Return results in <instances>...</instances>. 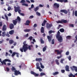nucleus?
<instances>
[{
    "mask_svg": "<svg viewBox=\"0 0 77 77\" xmlns=\"http://www.w3.org/2000/svg\"><path fill=\"white\" fill-rule=\"evenodd\" d=\"M26 42L24 41L23 43V46L22 48H20V51L21 52H26L27 50H28V45L27 44H26Z\"/></svg>",
    "mask_w": 77,
    "mask_h": 77,
    "instance_id": "f257e3e1",
    "label": "nucleus"
},
{
    "mask_svg": "<svg viewBox=\"0 0 77 77\" xmlns=\"http://www.w3.org/2000/svg\"><path fill=\"white\" fill-rule=\"evenodd\" d=\"M60 32L59 31H58L56 37L57 39V40H58L60 42H63V38L60 35Z\"/></svg>",
    "mask_w": 77,
    "mask_h": 77,
    "instance_id": "f03ea898",
    "label": "nucleus"
},
{
    "mask_svg": "<svg viewBox=\"0 0 77 77\" xmlns=\"http://www.w3.org/2000/svg\"><path fill=\"white\" fill-rule=\"evenodd\" d=\"M0 62L1 63L2 65H3V64H4V65H6V62H11V61L10 60H8V59H5V60H3L2 62L1 59H0Z\"/></svg>",
    "mask_w": 77,
    "mask_h": 77,
    "instance_id": "7ed1b4c3",
    "label": "nucleus"
},
{
    "mask_svg": "<svg viewBox=\"0 0 77 77\" xmlns=\"http://www.w3.org/2000/svg\"><path fill=\"white\" fill-rule=\"evenodd\" d=\"M14 8L15 12H17L18 11L19 13L20 14L21 11V10H20V7L19 6L17 7L15 6L14 7Z\"/></svg>",
    "mask_w": 77,
    "mask_h": 77,
    "instance_id": "20e7f679",
    "label": "nucleus"
},
{
    "mask_svg": "<svg viewBox=\"0 0 77 77\" xmlns=\"http://www.w3.org/2000/svg\"><path fill=\"white\" fill-rule=\"evenodd\" d=\"M57 23H67L68 21L66 20H64V19H61V20H58V21H56Z\"/></svg>",
    "mask_w": 77,
    "mask_h": 77,
    "instance_id": "39448f33",
    "label": "nucleus"
},
{
    "mask_svg": "<svg viewBox=\"0 0 77 77\" xmlns=\"http://www.w3.org/2000/svg\"><path fill=\"white\" fill-rule=\"evenodd\" d=\"M14 74L15 75H21V73L19 70L17 71V70H16H16L14 71Z\"/></svg>",
    "mask_w": 77,
    "mask_h": 77,
    "instance_id": "423d86ee",
    "label": "nucleus"
},
{
    "mask_svg": "<svg viewBox=\"0 0 77 77\" xmlns=\"http://www.w3.org/2000/svg\"><path fill=\"white\" fill-rule=\"evenodd\" d=\"M20 3H23L22 4V5H24L26 7L28 6V4L25 3V2H26L25 0H21V1H20Z\"/></svg>",
    "mask_w": 77,
    "mask_h": 77,
    "instance_id": "0eeeda50",
    "label": "nucleus"
},
{
    "mask_svg": "<svg viewBox=\"0 0 77 77\" xmlns=\"http://www.w3.org/2000/svg\"><path fill=\"white\" fill-rule=\"evenodd\" d=\"M70 68L72 71H73L75 70V72H77V67L76 66H73L72 67H70Z\"/></svg>",
    "mask_w": 77,
    "mask_h": 77,
    "instance_id": "6e6552de",
    "label": "nucleus"
},
{
    "mask_svg": "<svg viewBox=\"0 0 77 77\" xmlns=\"http://www.w3.org/2000/svg\"><path fill=\"white\" fill-rule=\"evenodd\" d=\"M52 26V24H49L48 23H47L46 24V27L47 28H50Z\"/></svg>",
    "mask_w": 77,
    "mask_h": 77,
    "instance_id": "1a4fd4ad",
    "label": "nucleus"
},
{
    "mask_svg": "<svg viewBox=\"0 0 77 77\" xmlns=\"http://www.w3.org/2000/svg\"><path fill=\"white\" fill-rule=\"evenodd\" d=\"M31 74H33L35 76V77H38L39 75L38 74H36L33 71H31Z\"/></svg>",
    "mask_w": 77,
    "mask_h": 77,
    "instance_id": "9d476101",
    "label": "nucleus"
},
{
    "mask_svg": "<svg viewBox=\"0 0 77 77\" xmlns=\"http://www.w3.org/2000/svg\"><path fill=\"white\" fill-rule=\"evenodd\" d=\"M9 28L11 29H12L13 28H14V25L13 23H10L9 25Z\"/></svg>",
    "mask_w": 77,
    "mask_h": 77,
    "instance_id": "9b49d317",
    "label": "nucleus"
},
{
    "mask_svg": "<svg viewBox=\"0 0 77 77\" xmlns=\"http://www.w3.org/2000/svg\"><path fill=\"white\" fill-rule=\"evenodd\" d=\"M60 12H62V13H64L65 14H67L68 13V11L66 10H60Z\"/></svg>",
    "mask_w": 77,
    "mask_h": 77,
    "instance_id": "f8f14e48",
    "label": "nucleus"
},
{
    "mask_svg": "<svg viewBox=\"0 0 77 77\" xmlns=\"http://www.w3.org/2000/svg\"><path fill=\"white\" fill-rule=\"evenodd\" d=\"M57 1L60 2H67L68 0H57Z\"/></svg>",
    "mask_w": 77,
    "mask_h": 77,
    "instance_id": "ddd939ff",
    "label": "nucleus"
},
{
    "mask_svg": "<svg viewBox=\"0 0 77 77\" xmlns=\"http://www.w3.org/2000/svg\"><path fill=\"white\" fill-rule=\"evenodd\" d=\"M55 53H57V54H61V51H59V50L56 49L55 51Z\"/></svg>",
    "mask_w": 77,
    "mask_h": 77,
    "instance_id": "4468645a",
    "label": "nucleus"
},
{
    "mask_svg": "<svg viewBox=\"0 0 77 77\" xmlns=\"http://www.w3.org/2000/svg\"><path fill=\"white\" fill-rule=\"evenodd\" d=\"M7 28L6 25H4L2 27V31H6Z\"/></svg>",
    "mask_w": 77,
    "mask_h": 77,
    "instance_id": "2eb2a0df",
    "label": "nucleus"
},
{
    "mask_svg": "<svg viewBox=\"0 0 77 77\" xmlns=\"http://www.w3.org/2000/svg\"><path fill=\"white\" fill-rule=\"evenodd\" d=\"M30 23V21L29 20H27L26 21V23H24L26 25H29V24Z\"/></svg>",
    "mask_w": 77,
    "mask_h": 77,
    "instance_id": "dca6fc26",
    "label": "nucleus"
},
{
    "mask_svg": "<svg viewBox=\"0 0 77 77\" xmlns=\"http://www.w3.org/2000/svg\"><path fill=\"white\" fill-rule=\"evenodd\" d=\"M13 23L14 25H16L17 22V19H16L15 20H13Z\"/></svg>",
    "mask_w": 77,
    "mask_h": 77,
    "instance_id": "f3484780",
    "label": "nucleus"
},
{
    "mask_svg": "<svg viewBox=\"0 0 77 77\" xmlns=\"http://www.w3.org/2000/svg\"><path fill=\"white\" fill-rule=\"evenodd\" d=\"M65 69L66 71H70L69 66H68V65L66 66L65 67Z\"/></svg>",
    "mask_w": 77,
    "mask_h": 77,
    "instance_id": "a211bd4d",
    "label": "nucleus"
},
{
    "mask_svg": "<svg viewBox=\"0 0 77 77\" xmlns=\"http://www.w3.org/2000/svg\"><path fill=\"white\" fill-rule=\"evenodd\" d=\"M14 42V41L12 39H11L9 40V43L10 44H12Z\"/></svg>",
    "mask_w": 77,
    "mask_h": 77,
    "instance_id": "6ab92c4d",
    "label": "nucleus"
},
{
    "mask_svg": "<svg viewBox=\"0 0 77 77\" xmlns=\"http://www.w3.org/2000/svg\"><path fill=\"white\" fill-rule=\"evenodd\" d=\"M54 5L55 7H57V8H59V4H57V3H55V4H54Z\"/></svg>",
    "mask_w": 77,
    "mask_h": 77,
    "instance_id": "aec40b11",
    "label": "nucleus"
},
{
    "mask_svg": "<svg viewBox=\"0 0 77 77\" xmlns=\"http://www.w3.org/2000/svg\"><path fill=\"white\" fill-rule=\"evenodd\" d=\"M46 22H47V20H44L42 24V26H44V25H45V23Z\"/></svg>",
    "mask_w": 77,
    "mask_h": 77,
    "instance_id": "412c9836",
    "label": "nucleus"
},
{
    "mask_svg": "<svg viewBox=\"0 0 77 77\" xmlns=\"http://www.w3.org/2000/svg\"><path fill=\"white\" fill-rule=\"evenodd\" d=\"M14 32V30H11L9 31V34L11 35L13 34Z\"/></svg>",
    "mask_w": 77,
    "mask_h": 77,
    "instance_id": "4be33fe9",
    "label": "nucleus"
},
{
    "mask_svg": "<svg viewBox=\"0 0 77 77\" xmlns=\"http://www.w3.org/2000/svg\"><path fill=\"white\" fill-rule=\"evenodd\" d=\"M41 32L42 33H44V28L43 26H42L41 30Z\"/></svg>",
    "mask_w": 77,
    "mask_h": 77,
    "instance_id": "5701e85b",
    "label": "nucleus"
},
{
    "mask_svg": "<svg viewBox=\"0 0 77 77\" xmlns=\"http://www.w3.org/2000/svg\"><path fill=\"white\" fill-rule=\"evenodd\" d=\"M47 37L49 42H51V41L52 40V39L51 37L49 36V35H48Z\"/></svg>",
    "mask_w": 77,
    "mask_h": 77,
    "instance_id": "b1692460",
    "label": "nucleus"
},
{
    "mask_svg": "<svg viewBox=\"0 0 77 77\" xmlns=\"http://www.w3.org/2000/svg\"><path fill=\"white\" fill-rule=\"evenodd\" d=\"M2 35L3 36V37H5V35H6V33L5 31H3L2 32Z\"/></svg>",
    "mask_w": 77,
    "mask_h": 77,
    "instance_id": "393cba45",
    "label": "nucleus"
},
{
    "mask_svg": "<svg viewBox=\"0 0 77 77\" xmlns=\"http://www.w3.org/2000/svg\"><path fill=\"white\" fill-rule=\"evenodd\" d=\"M47 48V46H45V47H44L43 48V52H45V51H46V50Z\"/></svg>",
    "mask_w": 77,
    "mask_h": 77,
    "instance_id": "a878e982",
    "label": "nucleus"
},
{
    "mask_svg": "<svg viewBox=\"0 0 77 77\" xmlns=\"http://www.w3.org/2000/svg\"><path fill=\"white\" fill-rule=\"evenodd\" d=\"M69 77H75V75H73V74H72V73H70V74H69Z\"/></svg>",
    "mask_w": 77,
    "mask_h": 77,
    "instance_id": "bb28decb",
    "label": "nucleus"
},
{
    "mask_svg": "<svg viewBox=\"0 0 77 77\" xmlns=\"http://www.w3.org/2000/svg\"><path fill=\"white\" fill-rule=\"evenodd\" d=\"M11 70L12 71L15 72V71L16 70V69L14 66H12L11 68Z\"/></svg>",
    "mask_w": 77,
    "mask_h": 77,
    "instance_id": "cd10ccee",
    "label": "nucleus"
},
{
    "mask_svg": "<svg viewBox=\"0 0 77 77\" xmlns=\"http://www.w3.org/2000/svg\"><path fill=\"white\" fill-rule=\"evenodd\" d=\"M30 29H24V31L25 32H29V31H30Z\"/></svg>",
    "mask_w": 77,
    "mask_h": 77,
    "instance_id": "c85d7f7f",
    "label": "nucleus"
},
{
    "mask_svg": "<svg viewBox=\"0 0 77 77\" xmlns=\"http://www.w3.org/2000/svg\"><path fill=\"white\" fill-rule=\"evenodd\" d=\"M65 30L63 28H60V32H64Z\"/></svg>",
    "mask_w": 77,
    "mask_h": 77,
    "instance_id": "c756f323",
    "label": "nucleus"
},
{
    "mask_svg": "<svg viewBox=\"0 0 77 77\" xmlns=\"http://www.w3.org/2000/svg\"><path fill=\"white\" fill-rule=\"evenodd\" d=\"M39 7H36V8H34V10L35 11H37V10H39Z\"/></svg>",
    "mask_w": 77,
    "mask_h": 77,
    "instance_id": "7c9ffc66",
    "label": "nucleus"
},
{
    "mask_svg": "<svg viewBox=\"0 0 77 77\" xmlns=\"http://www.w3.org/2000/svg\"><path fill=\"white\" fill-rule=\"evenodd\" d=\"M59 73V72H53V74L54 75H57Z\"/></svg>",
    "mask_w": 77,
    "mask_h": 77,
    "instance_id": "2f4dec72",
    "label": "nucleus"
},
{
    "mask_svg": "<svg viewBox=\"0 0 77 77\" xmlns=\"http://www.w3.org/2000/svg\"><path fill=\"white\" fill-rule=\"evenodd\" d=\"M55 62L57 65H59V60H58V59H56V60H55Z\"/></svg>",
    "mask_w": 77,
    "mask_h": 77,
    "instance_id": "473e14b6",
    "label": "nucleus"
},
{
    "mask_svg": "<svg viewBox=\"0 0 77 77\" xmlns=\"http://www.w3.org/2000/svg\"><path fill=\"white\" fill-rule=\"evenodd\" d=\"M40 64L41 65V68H42V69H43L45 67L43 65H42V63L40 62Z\"/></svg>",
    "mask_w": 77,
    "mask_h": 77,
    "instance_id": "72a5a7b5",
    "label": "nucleus"
},
{
    "mask_svg": "<svg viewBox=\"0 0 77 77\" xmlns=\"http://www.w3.org/2000/svg\"><path fill=\"white\" fill-rule=\"evenodd\" d=\"M19 21V22H20L21 21V18L19 17V16H17V20Z\"/></svg>",
    "mask_w": 77,
    "mask_h": 77,
    "instance_id": "f704fd0d",
    "label": "nucleus"
},
{
    "mask_svg": "<svg viewBox=\"0 0 77 77\" xmlns=\"http://www.w3.org/2000/svg\"><path fill=\"white\" fill-rule=\"evenodd\" d=\"M15 54H16V52H13L12 54V57H14V56Z\"/></svg>",
    "mask_w": 77,
    "mask_h": 77,
    "instance_id": "c9c22d12",
    "label": "nucleus"
},
{
    "mask_svg": "<svg viewBox=\"0 0 77 77\" xmlns=\"http://www.w3.org/2000/svg\"><path fill=\"white\" fill-rule=\"evenodd\" d=\"M45 73H44V72H41L40 73V76H43V75H45Z\"/></svg>",
    "mask_w": 77,
    "mask_h": 77,
    "instance_id": "e433bc0d",
    "label": "nucleus"
},
{
    "mask_svg": "<svg viewBox=\"0 0 77 77\" xmlns=\"http://www.w3.org/2000/svg\"><path fill=\"white\" fill-rule=\"evenodd\" d=\"M40 41H41V44H44V42L42 38H40Z\"/></svg>",
    "mask_w": 77,
    "mask_h": 77,
    "instance_id": "4c0bfd02",
    "label": "nucleus"
},
{
    "mask_svg": "<svg viewBox=\"0 0 77 77\" xmlns=\"http://www.w3.org/2000/svg\"><path fill=\"white\" fill-rule=\"evenodd\" d=\"M66 38L67 39H70V38H71V35H68L66 37Z\"/></svg>",
    "mask_w": 77,
    "mask_h": 77,
    "instance_id": "58836bf2",
    "label": "nucleus"
},
{
    "mask_svg": "<svg viewBox=\"0 0 77 77\" xmlns=\"http://www.w3.org/2000/svg\"><path fill=\"white\" fill-rule=\"evenodd\" d=\"M36 14L37 15H38V16H41V14L40 13H39V12H38V11H37L36 12Z\"/></svg>",
    "mask_w": 77,
    "mask_h": 77,
    "instance_id": "ea45409f",
    "label": "nucleus"
},
{
    "mask_svg": "<svg viewBox=\"0 0 77 77\" xmlns=\"http://www.w3.org/2000/svg\"><path fill=\"white\" fill-rule=\"evenodd\" d=\"M16 54L17 55L16 56L17 57H19V55H20V54L19 53H18V52H16Z\"/></svg>",
    "mask_w": 77,
    "mask_h": 77,
    "instance_id": "a19ab883",
    "label": "nucleus"
},
{
    "mask_svg": "<svg viewBox=\"0 0 77 77\" xmlns=\"http://www.w3.org/2000/svg\"><path fill=\"white\" fill-rule=\"evenodd\" d=\"M28 49L29 50H31V45L30 46V45H29V46H28Z\"/></svg>",
    "mask_w": 77,
    "mask_h": 77,
    "instance_id": "79ce46f5",
    "label": "nucleus"
},
{
    "mask_svg": "<svg viewBox=\"0 0 77 77\" xmlns=\"http://www.w3.org/2000/svg\"><path fill=\"white\" fill-rule=\"evenodd\" d=\"M28 39H29V40H32V36H30V37H29L28 38Z\"/></svg>",
    "mask_w": 77,
    "mask_h": 77,
    "instance_id": "37998d69",
    "label": "nucleus"
},
{
    "mask_svg": "<svg viewBox=\"0 0 77 77\" xmlns=\"http://www.w3.org/2000/svg\"><path fill=\"white\" fill-rule=\"evenodd\" d=\"M64 59H62L61 60V61H60L61 63H63V61H64Z\"/></svg>",
    "mask_w": 77,
    "mask_h": 77,
    "instance_id": "c03bdc74",
    "label": "nucleus"
},
{
    "mask_svg": "<svg viewBox=\"0 0 77 77\" xmlns=\"http://www.w3.org/2000/svg\"><path fill=\"white\" fill-rule=\"evenodd\" d=\"M5 16L7 20H8V16L7 15H6L5 14Z\"/></svg>",
    "mask_w": 77,
    "mask_h": 77,
    "instance_id": "a18cd8bd",
    "label": "nucleus"
},
{
    "mask_svg": "<svg viewBox=\"0 0 77 77\" xmlns=\"http://www.w3.org/2000/svg\"><path fill=\"white\" fill-rule=\"evenodd\" d=\"M67 58H68V59L69 60H71V55H69V57H68Z\"/></svg>",
    "mask_w": 77,
    "mask_h": 77,
    "instance_id": "49530a36",
    "label": "nucleus"
},
{
    "mask_svg": "<svg viewBox=\"0 0 77 77\" xmlns=\"http://www.w3.org/2000/svg\"><path fill=\"white\" fill-rule=\"evenodd\" d=\"M6 36H7V37H10V35L9 34L8 32L6 34Z\"/></svg>",
    "mask_w": 77,
    "mask_h": 77,
    "instance_id": "de8ad7c7",
    "label": "nucleus"
},
{
    "mask_svg": "<svg viewBox=\"0 0 77 77\" xmlns=\"http://www.w3.org/2000/svg\"><path fill=\"white\" fill-rule=\"evenodd\" d=\"M62 57V55H60V56L59 57V56H58V57H57V59H59L60 58H61V57Z\"/></svg>",
    "mask_w": 77,
    "mask_h": 77,
    "instance_id": "09e8293b",
    "label": "nucleus"
},
{
    "mask_svg": "<svg viewBox=\"0 0 77 77\" xmlns=\"http://www.w3.org/2000/svg\"><path fill=\"white\" fill-rule=\"evenodd\" d=\"M11 9V7H8V11H9Z\"/></svg>",
    "mask_w": 77,
    "mask_h": 77,
    "instance_id": "8fccbe9b",
    "label": "nucleus"
},
{
    "mask_svg": "<svg viewBox=\"0 0 77 77\" xmlns=\"http://www.w3.org/2000/svg\"><path fill=\"white\" fill-rule=\"evenodd\" d=\"M28 36H29V34H28V33H27L25 35H24V37H28Z\"/></svg>",
    "mask_w": 77,
    "mask_h": 77,
    "instance_id": "3c124183",
    "label": "nucleus"
},
{
    "mask_svg": "<svg viewBox=\"0 0 77 77\" xmlns=\"http://www.w3.org/2000/svg\"><path fill=\"white\" fill-rule=\"evenodd\" d=\"M69 26H71L72 27H74V26L73 24H69Z\"/></svg>",
    "mask_w": 77,
    "mask_h": 77,
    "instance_id": "603ef678",
    "label": "nucleus"
},
{
    "mask_svg": "<svg viewBox=\"0 0 77 77\" xmlns=\"http://www.w3.org/2000/svg\"><path fill=\"white\" fill-rule=\"evenodd\" d=\"M48 32L49 34H51L52 32H53V31H52V30H50V31H49Z\"/></svg>",
    "mask_w": 77,
    "mask_h": 77,
    "instance_id": "864d4df0",
    "label": "nucleus"
},
{
    "mask_svg": "<svg viewBox=\"0 0 77 77\" xmlns=\"http://www.w3.org/2000/svg\"><path fill=\"white\" fill-rule=\"evenodd\" d=\"M66 55H67V56H68V55H69V51H67V52H66Z\"/></svg>",
    "mask_w": 77,
    "mask_h": 77,
    "instance_id": "5fc2aeb1",
    "label": "nucleus"
},
{
    "mask_svg": "<svg viewBox=\"0 0 77 77\" xmlns=\"http://www.w3.org/2000/svg\"><path fill=\"white\" fill-rule=\"evenodd\" d=\"M75 16H77V11H75Z\"/></svg>",
    "mask_w": 77,
    "mask_h": 77,
    "instance_id": "6e6d98bb",
    "label": "nucleus"
},
{
    "mask_svg": "<svg viewBox=\"0 0 77 77\" xmlns=\"http://www.w3.org/2000/svg\"><path fill=\"white\" fill-rule=\"evenodd\" d=\"M37 26V24L36 23H35L33 25V27L34 28H35V27H36Z\"/></svg>",
    "mask_w": 77,
    "mask_h": 77,
    "instance_id": "4d7b16f0",
    "label": "nucleus"
},
{
    "mask_svg": "<svg viewBox=\"0 0 77 77\" xmlns=\"http://www.w3.org/2000/svg\"><path fill=\"white\" fill-rule=\"evenodd\" d=\"M34 17L32 15V16H30L29 17V19H32V18H33Z\"/></svg>",
    "mask_w": 77,
    "mask_h": 77,
    "instance_id": "13d9d810",
    "label": "nucleus"
},
{
    "mask_svg": "<svg viewBox=\"0 0 77 77\" xmlns=\"http://www.w3.org/2000/svg\"><path fill=\"white\" fill-rule=\"evenodd\" d=\"M76 37H77V35H76L75 36V40H74V41L75 43V42H76L77 41V39L76 38Z\"/></svg>",
    "mask_w": 77,
    "mask_h": 77,
    "instance_id": "bf43d9fd",
    "label": "nucleus"
},
{
    "mask_svg": "<svg viewBox=\"0 0 77 77\" xmlns=\"http://www.w3.org/2000/svg\"><path fill=\"white\" fill-rule=\"evenodd\" d=\"M54 39H52V44H54Z\"/></svg>",
    "mask_w": 77,
    "mask_h": 77,
    "instance_id": "052dcab7",
    "label": "nucleus"
},
{
    "mask_svg": "<svg viewBox=\"0 0 77 77\" xmlns=\"http://www.w3.org/2000/svg\"><path fill=\"white\" fill-rule=\"evenodd\" d=\"M6 69L7 71L8 72L10 71V69L9 68L7 67L6 68Z\"/></svg>",
    "mask_w": 77,
    "mask_h": 77,
    "instance_id": "680f3d73",
    "label": "nucleus"
},
{
    "mask_svg": "<svg viewBox=\"0 0 77 77\" xmlns=\"http://www.w3.org/2000/svg\"><path fill=\"white\" fill-rule=\"evenodd\" d=\"M39 6L40 7H44V5H42V4H39Z\"/></svg>",
    "mask_w": 77,
    "mask_h": 77,
    "instance_id": "e2e57ef3",
    "label": "nucleus"
},
{
    "mask_svg": "<svg viewBox=\"0 0 77 77\" xmlns=\"http://www.w3.org/2000/svg\"><path fill=\"white\" fill-rule=\"evenodd\" d=\"M42 59L41 58H38V61L39 62H41L42 61Z\"/></svg>",
    "mask_w": 77,
    "mask_h": 77,
    "instance_id": "0e129e2a",
    "label": "nucleus"
},
{
    "mask_svg": "<svg viewBox=\"0 0 77 77\" xmlns=\"http://www.w3.org/2000/svg\"><path fill=\"white\" fill-rule=\"evenodd\" d=\"M2 22H0V26H2Z\"/></svg>",
    "mask_w": 77,
    "mask_h": 77,
    "instance_id": "69168bd1",
    "label": "nucleus"
},
{
    "mask_svg": "<svg viewBox=\"0 0 77 77\" xmlns=\"http://www.w3.org/2000/svg\"><path fill=\"white\" fill-rule=\"evenodd\" d=\"M61 71L62 73H64V72H65V70H61Z\"/></svg>",
    "mask_w": 77,
    "mask_h": 77,
    "instance_id": "338daca9",
    "label": "nucleus"
},
{
    "mask_svg": "<svg viewBox=\"0 0 77 77\" xmlns=\"http://www.w3.org/2000/svg\"><path fill=\"white\" fill-rule=\"evenodd\" d=\"M36 67H38V66H39V63H36Z\"/></svg>",
    "mask_w": 77,
    "mask_h": 77,
    "instance_id": "774afa93",
    "label": "nucleus"
}]
</instances>
